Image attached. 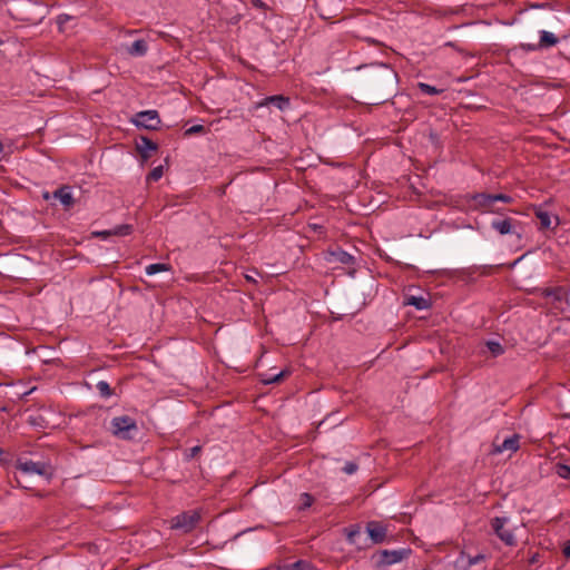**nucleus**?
<instances>
[{"label": "nucleus", "instance_id": "f257e3e1", "mask_svg": "<svg viewBox=\"0 0 570 570\" xmlns=\"http://www.w3.org/2000/svg\"><path fill=\"white\" fill-rule=\"evenodd\" d=\"M16 469H17V473L14 476L16 481L21 488H24V489H27V485H24L22 483V479L24 476H29V475H33V474L46 476L48 479L51 476L50 464L42 462V461L35 462V461L28 460V459H26V460L19 459L17 461Z\"/></svg>", "mask_w": 570, "mask_h": 570}, {"label": "nucleus", "instance_id": "f03ea898", "mask_svg": "<svg viewBox=\"0 0 570 570\" xmlns=\"http://www.w3.org/2000/svg\"><path fill=\"white\" fill-rule=\"evenodd\" d=\"M491 527L499 539L509 547L517 546L515 530L517 525L511 524V520L508 517H495L491 521Z\"/></svg>", "mask_w": 570, "mask_h": 570}, {"label": "nucleus", "instance_id": "7ed1b4c3", "mask_svg": "<svg viewBox=\"0 0 570 570\" xmlns=\"http://www.w3.org/2000/svg\"><path fill=\"white\" fill-rule=\"evenodd\" d=\"M110 429L118 439L131 440L137 432V423L128 415L116 416L110 422Z\"/></svg>", "mask_w": 570, "mask_h": 570}, {"label": "nucleus", "instance_id": "20e7f679", "mask_svg": "<svg viewBox=\"0 0 570 570\" xmlns=\"http://www.w3.org/2000/svg\"><path fill=\"white\" fill-rule=\"evenodd\" d=\"M200 520V514L198 511H186L170 520V529L181 530L185 533L191 532L198 521Z\"/></svg>", "mask_w": 570, "mask_h": 570}, {"label": "nucleus", "instance_id": "39448f33", "mask_svg": "<svg viewBox=\"0 0 570 570\" xmlns=\"http://www.w3.org/2000/svg\"><path fill=\"white\" fill-rule=\"evenodd\" d=\"M371 77L379 85H393L396 81L397 75L392 67L385 63L374 65L372 67Z\"/></svg>", "mask_w": 570, "mask_h": 570}, {"label": "nucleus", "instance_id": "423d86ee", "mask_svg": "<svg viewBox=\"0 0 570 570\" xmlns=\"http://www.w3.org/2000/svg\"><path fill=\"white\" fill-rule=\"evenodd\" d=\"M134 124L140 128L155 130L158 128L160 119L156 110H145L136 114Z\"/></svg>", "mask_w": 570, "mask_h": 570}, {"label": "nucleus", "instance_id": "0eeeda50", "mask_svg": "<svg viewBox=\"0 0 570 570\" xmlns=\"http://www.w3.org/2000/svg\"><path fill=\"white\" fill-rule=\"evenodd\" d=\"M484 561V554L476 553L471 556L462 551L454 561L455 570H472V568Z\"/></svg>", "mask_w": 570, "mask_h": 570}, {"label": "nucleus", "instance_id": "6e6552de", "mask_svg": "<svg viewBox=\"0 0 570 570\" xmlns=\"http://www.w3.org/2000/svg\"><path fill=\"white\" fill-rule=\"evenodd\" d=\"M515 226L517 222L510 217L504 219H494L491 223V227L500 235L515 234L520 239L522 237V234L517 233Z\"/></svg>", "mask_w": 570, "mask_h": 570}, {"label": "nucleus", "instance_id": "1a4fd4ad", "mask_svg": "<svg viewBox=\"0 0 570 570\" xmlns=\"http://www.w3.org/2000/svg\"><path fill=\"white\" fill-rule=\"evenodd\" d=\"M534 215L540 222V229L556 228L559 225V217L551 215L542 207H537L534 209Z\"/></svg>", "mask_w": 570, "mask_h": 570}, {"label": "nucleus", "instance_id": "9d476101", "mask_svg": "<svg viewBox=\"0 0 570 570\" xmlns=\"http://www.w3.org/2000/svg\"><path fill=\"white\" fill-rule=\"evenodd\" d=\"M471 199L475 203V208L482 209L485 213H498L492 208V205L494 204L492 194H474L471 196Z\"/></svg>", "mask_w": 570, "mask_h": 570}, {"label": "nucleus", "instance_id": "9b49d317", "mask_svg": "<svg viewBox=\"0 0 570 570\" xmlns=\"http://www.w3.org/2000/svg\"><path fill=\"white\" fill-rule=\"evenodd\" d=\"M274 105L279 110H285L289 107V98L283 95H275L265 97L262 101L256 104V108Z\"/></svg>", "mask_w": 570, "mask_h": 570}, {"label": "nucleus", "instance_id": "f8f14e48", "mask_svg": "<svg viewBox=\"0 0 570 570\" xmlns=\"http://www.w3.org/2000/svg\"><path fill=\"white\" fill-rule=\"evenodd\" d=\"M326 261L328 263H341L344 265H353L355 259L347 252H345L341 248H337V249L331 250L326 254Z\"/></svg>", "mask_w": 570, "mask_h": 570}, {"label": "nucleus", "instance_id": "ddd939ff", "mask_svg": "<svg viewBox=\"0 0 570 570\" xmlns=\"http://www.w3.org/2000/svg\"><path fill=\"white\" fill-rule=\"evenodd\" d=\"M366 530L374 543H382L386 537V528L379 522L372 521L367 523Z\"/></svg>", "mask_w": 570, "mask_h": 570}, {"label": "nucleus", "instance_id": "4468645a", "mask_svg": "<svg viewBox=\"0 0 570 570\" xmlns=\"http://www.w3.org/2000/svg\"><path fill=\"white\" fill-rule=\"evenodd\" d=\"M53 198L58 199L67 208L71 207L75 202L71 188L66 185L53 191Z\"/></svg>", "mask_w": 570, "mask_h": 570}, {"label": "nucleus", "instance_id": "2eb2a0df", "mask_svg": "<svg viewBox=\"0 0 570 570\" xmlns=\"http://www.w3.org/2000/svg\"><path fill=\"white\" fill-rule=\"evenodd\" d=\"M126 51L131 57H144L148 51V43L144 39L135 40Z\"/></svg>", "mask_w": 570, "mask_h": 570}, {"label": "nucleus", "instance_id": "dca6fc26", "mask_svg": "<svg viewBox=\"0 0 570 570\" xmlns=\"http://www.w3.org/2000/svg\"><path fill=\"white\" fill-rule=\"evenodd\" d=\"M404 304L413 306L419 311L428 309L431 306L429 298L415 295L406 296Z\"/></svg>", "mask_w": 570, "mask_h": 570}, {"label": "nucleus", "instance_id": "f3484780", "mask_svg": "<svg viewBox=\"0 0 570 570\" xmlns=\"http://www.w3.org/2000/svg\"><path fill=\"white\" fill-rule=\"evenodd\" d=\"M406 551L405 550H393L389 551L385 550L382 553V562L385 564H394L403 560L405 557Z\"/></svg>", "mask_w": 570, "mask_h": 570}, {"label": "nucleus", "instance_id": "a211bd4d", "mask_svg": "<svg viewBox=\"0 0 570 570\" xmlns=\"http://www.w3.org/2000/svg\"><path fill=\"white\" fill-rule=\"evenodd\" d=\"M158 148L157 144L149 138L141 137L140 141L137 142V149L141 154L142 158L147 159L150 151H156Z\"/></svg>", "mask_w": 570, "mask_h": 570}, {"label": "nucleus", "instance_id": "6ab92c4d", "mask_svg": "<svg viewBox=\"0 0 570 570\" xmlns=\"http://www.w3.org/2000/svg\"><path fill=\"white\" fill-rule=\"evenodd\" d=\"M539 35H540V40L538 43L541 49H547V48L553 47L559 42V39L550 31L540 30Z\"/></svg>", "mask_w": 570, "mask_h": 570}, {"label": "nucleus", "instance_id": "aec40b11", "mask_svg": "<svg viewBox=\"0 0 570 570\" xmlns=\"http://www.w3.org/2000/svg\"><path fill=\"white\" fill-rule=\"evenodd\" d=\"M520 448V443H519V435L517 434H513L509 438H507L501 445H499L497 448V451L498 452H504V451H511V452H517Z\"/></svg>", "mask_w": 570, "mask_h": 570}, {"label": "nucleus", "instance_id": "412c9836", "mask_svg": "<svg viewBox=\"0 0 570 570\" xmlns=\"http://www.w3.org/2000/svg\"><path fill=\"white\" fill-rule=\"evenodd\" d=\"M288 374L287 371H281L276 374H261V381L264 384H273L279 382L284 376Z\"/></svg>", "mask_w": 570, "mask_h": 570}, {"label": "nucleus", "instance_id": "4be33fe9", "mask_svg": "<svg viewBox=\"0 0 570 570\" xmlns=\"http://www.w3.org/2000/svg\"><path fill=\"white\" fill-rule=\"evenodd\" d=\"M314 567L306 560H297L284 566V570H313Z\"/></svg>", "mask_w": 570, "mask_h": 570}, {"label": "nucleus", "instance_id": "5701e85b", "mask_svg": "<svg viewBox=\"0 0 570 570\" xmlns=\"http://www.w3.org/2000/svg\"><path fill=\"white\" fill-rule=\"evenodd\" d=\"M170 269V265L164 263H155L146 266V274L151 276L158 274L160 272H168Z\"/></svg>", "mask_w": 570, "mask_h": 570}, {"label": "nucleus", "instance_id": "b1692460", "mask_svg": "<svg viewBox=\"0 0 570 570\" xmlns=\"http://www.w3.org/2000/svg\"><path fill=\"white\" fill-rule=\"evenodd\" d=\"M28 423L36 429H46L48 426V422L41 414H32L28 417Z\"/></svg>", "mask_w": 570, "mask_h": 570}, {"label": "nucleus", "instance_id": "393cba45", "mask_svg": "<svg viewBox=\"0 0 570 570\" xmlns=\"http://www.w3.org/2000/svg\"><path fill=\"white\" fill-rule=\"evenodd\" d=\"M417 88L425 95H430V96H434V95H440L443 92V89H438L436 87L434 86H431L429 83H425V82H419L417 83Z\"/></svg>", "mask_w": 570, "mask_h": 570}, {"label": "nucleus", "instance_id": "a878e982", "mask_svg": "<svg viewBox=\"0 0 570 570\" xmlns=\"http://www.w3.org/2000/svg\"><path fill=\"white\" fill-rule=\"evenodd\" d=\"M132 232V226L128 224L118 225L111 229L112 235L116 236H127Z\"/></svg>", "mask_w": 570, "mask_h": 570}, {"label": "nucleus", "instance_id": "bb28decb", "mask_svg": "<svg viewBox=\"0 0 570 570\" xmlns=\"http://www.w3.org/2000/svg\"><path fill=\"white\" fill-rule=\"evenodd\" d=\"M556 473L561 479L570 480V465L558 463L556 465Z\"/></svg>", "mask_w": 570, "mask_h": 570}, {"label": "nucleus", "instance_id": "cd10ccee", "mask_svg": "<svg viewBox=\"0 0 570 570\" xmlns=\"http://www.w3.org/2000/svg\"><path fill=\"white\" fill-rule=\"evenodd\" d=\"M563 288L562 287H556V288H548L544 291V296L547 297H553L554 299H562L563 297Z\"/></svg>", "mask_w": 570, "mask_h": 570}, {"label": "nucleus", "instance_id": "c85d7f7f", "mask_svg": "<svg viewBox=\"0 0 570 570\" xmlns=\"http://www.w3.org/2000/svg\"><path fill=\"white\" fill-rule=\"evenodd\" d=\"M299 501H301L299 510H305L313 504L314 498L309 493L304 492L301 494Z\"/></svg>", "mask_w": 570, "mask_h": 570}, {"label": "nucleus", "instance_id": "c756f323", "mask_svg": "<svg viewBox=\"0 0 570 570\" xmlns=\"http://www.w3.org/2000/svg\"><path fill=\"white\" fill-rule=\"evenodd\" d=\"M164 175V168L163 166H157L151 169V171L147 176V180L157 181L159 180Z\"/></svg>", "mask_w": 570, "mask_h": 570}, {"label": "nucleus", "instance_id": "7c9ffc66", "mask_svg": "<svg viewBox=\"0 0 570 570\" xmlns=\"http://www.w3.org/2000/svg\"><path fill=\"white\" fill-rule=\"evenodd\" d=\"M487 346L488 348L490 350V352L493 354V355H501L503 353V347L502 345L497 342V341H489L487 343Z\"/></svg>", "mask_w": 570, "mask_h": 570}, {"label": "nucleus", "instance_id": "2f4dec72", "mask_svg": "<svg viewBox=\"0 0 570 570\" xmlns=\"http://www.w3.org/2000/svg\"><path fill=\"white\" fill-rule=\"evenodd\" d=\"M97 390L102 396H110L111 395V389L109 384L106 381H99L97 383Z\"/></svg>", "mask_w": 570, "mask_h": 570}, {"label": "nucleus", "instance_id": "473e14b6", "mask_svg": "<svg viewBox=\"0 0 570 570\" xmlns=\"http://www.w3.org/2000/svg\"><path fill=\"white\" fill-rule=\"evenodd\" d=\"M200 450H202V448L199 445H195L190 449L185 450V452H184L185 460L186 461L191 460L200 452Z\"/></svg>", "mask_w": 570, "mask_h": 570}, {"label": "nucleus", "instance_id": "72a5a7b5", "mask_svg": "<svg viewBox=\"0 0 570 570\" xmlns=\"http://www.w3.org/2000/svg\"><path fill=\"white\" fill-rule=\"evenodd\" d=\"M493 203L495 202H502L505 204H510L513 202V198L507 194H492Z\"/></svg>", "mask_w": 570, "mask_h": 570}, {"label": "nucleus", "instance_id": "f704fd0d", "mask_svg": "<svg viewBox=\"0 0 570 570\" xmlns=\"http://www.w3.org/2000/svg\"><path fill=\"white\" fill-rule=\"evenodd\" d=\"M357 469H358V465L352 461L346 462L345 465L343 466V471L346 474H353L357 471Z\"/></svg>", "mask_w": 570, "mask_h": 570}, {"label": "nucleus", "instance_id": "c9c22d12", "mask_svg": "<svg viewBox=\"0 0 570 570\" xmlns=\"http://www.w3.org/2000/svg\"><path fill=\"white\" fill-rule=\"evenodd\" d=\"M250 4L258 10L266 11L268 9V6L263 0H250Z\"/></svg>", "mask_w": 570, "mask_h": 570}, {"label": "nucleus", "instance_id": "e433bc0d", "mask_svg": "<svg viewBox=\"0 0 570 570\" xmlns=\"http://www.w3.org/2000/svg\"><path fill=\"white\" fill-rule=\"evenodd\" d=\"M202 131H204V126L203 125H195V126L189 127L186 130V135L198 134V132H202Z\"/></svg>", "mask_w": 570, "mask_h": 570}, {"label": "nucleus", "instance_id": "4c0bfd02", "mask_svg": "<svg viewBox=\"0 0 570 570\" xmlns=\"http://www.w3.org/2000/svg\"><path fill=\"white\" fill-rule=\"evenodd\" d=\"M360 534L358 529H353L347 532V540L352 543L355 542V537Z\"/></svg>", "mask_w": 570, "mask_h": 570}, {"label": "nucleus", "instance_id": "58836bf2", "mask_svg": "<svg viewBox=\"0 0 570 570\" xmlns=\"http://www.w3.org/2000/svg\"><path fill=\"white\" fill-rule=\"evenodd\" d=\"M524 50L527 51H535V50H540L541 48L539 47V43H529V45H522L521 46Z\"/></svg>", "mask_w": 570, "mask_h": 570}, {"label": "nucleus", "instance_id": "ea45409f", "mask_svg": "<svg viewBox=\"0 0 570 570\" xmlns=\"http://www.w3.org/2000/svg\"><path fill=\"white\" fill-rule=\"evenodd\" d=\"M95 235L102 239H107V237L111 236L112 233H111V229H108V230L96 232Z\"/></svg>", "mask_w": 570, "mask_h": 570}, {"label": "nucleus", "instance_id": "a19ab883", "mask_svg": "<svg viewBox=\"0 0 570 570\" xmlns=\"http://www.w3.org/2000/svg\"><path fill=\"white\" fill-rule=\"evenodd\" d=\"M68 19H69V16L65 14V13L63 14H59L58 18H57L59 24L66 23L68 21Z\"/></svg>", "mask_w": 570, "mask_h": 570}, {"label": "nucleus", "instance_id": "79ce46f5", "mask_svg": "<svg viewBox=\"0 0 570 570\" xmlns=\"http://www.w3.org/2000/svg\"><path fill=\"white\" fill-rule=\"evenodd\" d=\"M562 552H563V556H564L566 558H570V542H567V543H566V546H564V548H563Z\"/></svg>", "mask_w": 570, "mask_h": 570}, {"label": "nucleus", "instance_id": "37998d69", "mask_svg": "<svg viewBox=\"0 0 570 570\" xmlns=\"http://www.w3.org/2000/svg\"><path fill=\"white\" fill-rule=\"evenodd\" d=\"M537 561H538V554H533V556H532V558H531V560H530V562H531V563H534V562H537Z\"/></svg>", "mask_w": 570, "mask_h": 570}, {"label": "nucleus", "instance_id": "c03bdc74", "mask_svg": "<svg viewBox=\"0 0 570 570\" xmlns=\"http://www.w3.org/2000/svg\"><path fill=\"white\" fill-rule=\"evenodd\" d=\"M43 198H45V199H49V193H45V194H43Z\"/></svg>", "mask_w": 570, "mask_h": 570}, {"label": "nucleus", "instance_id": "a18cd8bd", "mask_svg": "<svg viewBox=\"0 0 570 570\" xmlns=\"http://www.w3.org/2000/svg\"><path fill=\"white\" fill-rule=\"evenodd\" d=\"M2 150H3V145H2V142L0 141V153H2Z\"/></svg>", "mask_w": 570, "mask_h": 570}, {"label": "nucleus", "instance_id": "49530a36", "mask_svg": "<svg viewBox=\"0 0 570 570\" xmlns=\"http://www.w3.org/2000/svg\"><path fill=\"white\" fill-rule=\"evenodd\" d=\"M246 278H247L248 281H254V279H253V276H248V275H247V276H246Z\"/></svg>", "mask_w": 570, "mask_h": 570}]
</instances>
